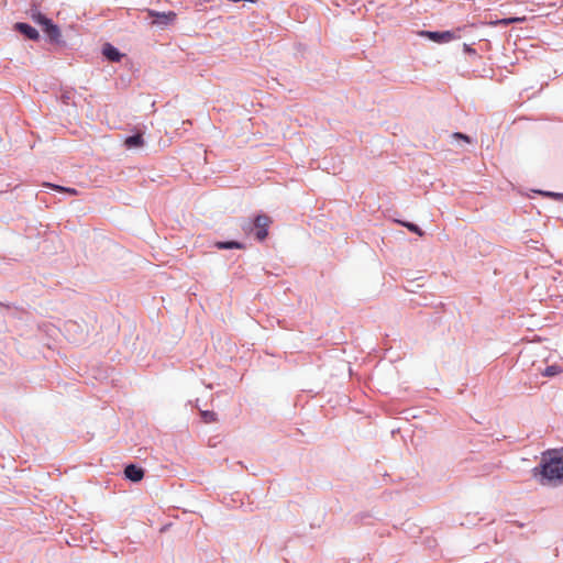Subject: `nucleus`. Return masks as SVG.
<instances>
[{
  "mask_svg": "<svg viewBox=\"0 0 563 563\" xmlns=\"http://www.w3.org/2000/svg\"><path fill=\"white\" fill-rule=\"evenodd\" d=\"M525 21H526V16H515V18L500 19L495 22H492V24L507 26L512 23H521Z\"/></svg>",
  "mask_w": 563,
  "mask_h": 563,
  "instance_id": "9d476101",
  "label": "nucleus"
},
{
  "mask_svg": "<svg viewBox=\"0 0 563 563\" xmlns=\"http://www.w3.org/2000/svg\"><path fill=\"white\" fill-rule=\"evenodd\" d=\"M124 144L129 148L140 147L144 144V140L142 134H135L126 137Z\"/></svg>",
  "mask_w": 563,
  "mask_h": 563,
  "instance_id": "1a4fd4ad",
  "label": "nucleus"
},
{
  "mask_svg": "<svg viewBox=\"0 0 563 563\" xmlns=\"http://www.w3.org/2000/svg\"><path fill=\"white\" fill-rule=\"evenodd\" d=\"M534 476H540V483L556 484L563 481V456L558 451L542 454L539 467L533 468Z\"/></svg>",
  "mask_w": 563,
  "mask_h": 563,
  "instance_id": "f257e3e1",
  "label": "nucleus"
},
{
  "mask_svg": "<svg viewBox=\"0 0 563 563\" xmlns=\"http://www.w3.org/2000/svg\"><path fill=\"white\" fill-rule=\"evenodd\" d=\"M561 372L560 367L556 366V365H551V366H548L543 373L544 376H549V377H552V376H555L556 374H559Z\"/></svg>",
  "mask_w": 563,
  "mask_h": 563,
  "instance_id": "2eb2a0df",
  "label": "nucleus"
},
{
  "mask_svg": "<svg viewBox=\"0 0 563 563\" xmlns=\"http://www.w3.org/2000/svg\"><path fill=\"white\" fill-rule=\"evenodd\" d=\"M453 137L464 140L467 143L471 142L470 137L467 135L463 134V133L456 132V133L453 134Z\"/></svg>",
  "mask_w": 563,
  "mask_h": 563,
  "instance_id": "dca6fc26",
  "label": "nucleus"
},
{
  "mask_svg": "<svg viewBox=\"0 0 563 563\" xmlns=\"http://www.w3.org/2000/svg\"><path fill=\"white\" fill-rule=\"evenodd\" d=\"M35 21L43 26V31L52 41H57L60 36V31L56 24L43 14H37Z\"/></svg>",
  "mask_w": 563,
  "mask_h": 563,
  "instance_id": "7ed1b4c3",
  "label": "nucleus"
},
{
  "mask_svg": "<svg viewBox=\"0 0 563 563\" xmlns=\"http://www.w3.org/2000/svg\"><path fill=\"white\" fill-rule=\"evenodd\" d=\"M124 475L132 482H140L144 477V470L134 464H130L125 467Z\"/></svg>",
  "mask_w": 563,
  "mask_h": 563,
  "instance_id": "423d86ee",
  "label": "nucleus"
},
{
  "mask_svg": "<svg viewBox=\"0 0 563 563\" xmlns=\"http://www.w3.org/2000/svg\"><path fill=\"white\" fill-rule=\"evenodd\" d=\"M201 418L203 422L211 423L217 421V415L213 411L205 410L201 411Z\"/></svg>",
  "mask_w": 563,
  "mask_h": 563,
  "instance_id": "ddd939ff",
  "label": "nucleus"
},
{
  "mask_svg": "<svg viewBox=\"0 0 563 563\" xmlns=\"http://www.w3.org/2000/svg\"><path fill=\"white\" fill-rule=\"evenodd\" d=\"M43 186L52 188L54 190H58L60 192H67V194L73 195V196H76L78 194V191L75 188L62 187V186L54 185V184H51V183H44Z\"/></svg>",
  "mask_w": 563,
  "mask_h": 563,
  "instance_id": "9b49d317",
  "label": "nucleus"
},
{
  "mask_svg": "<svg viewBox=\"0 0 563 563\" xmlns=\"http://www.w3.org/2000/svg\"><path fill=\"white\" fill-rule=\"evenodd\" d=\"M216 246L220 250H225V249H244V245L240 242H236V241H230V242H217L216 243Z\"/></svg>",
  "mask_w": 563,
  "mask_h": 563,
  "instance_id": "f8f14e48",
  "label": "nucleus"
},
{
  "mask_svg": "<svg viewBox=\"0 0 563 563\" xmlns=\"http://www.w3.org/2000/svg\"><path fill=\"white\" fill-rule=\"evenodd\" d=\"M16 29L30 40L38 38V32L26 23H18Z\"/></svg>",
  "mask_w": 563,
  "mask_h": 563,
  "instance_id": "6e6552de",
  "label": "nucleus"
},
{
  "mask_svg": "<svg viewBox=\"0 0 563 563\" xmlns=\"http://www.w3.org/2000/svg\"><path fill=\"white\" fill-rule=\"evenodd\" d=\"M102 53L111 62H119L122 57V54L111 44H106Z\"/></svg>",
  "mask_w": 563,
  "mask_h": 563,
  "instance_id": "0eeeda50",
  "label": "nucleus"
},
{
  "mask_svg": "<svg viewBox=\"0 0 563 563\" xmlns=\"http://www.w3.org/2000/svg\"><path fill=\"white\" fill-rule=\"evenodd\" d=\"M420 35L427 37L437 43H449L459 36L452 31L433 32V31H421Z\"/></svg>",
  "mask_w": 563,
  "mask_h": 563,
  "instance_id": "20e7f679",
  "label": "nucleus"
},
{
  "mask_svg": "<svg viewBox=\"0 0 563 563\" xmlns=\"http://www.w3.org/2000/svg\"><path fill=\"white\" fill-rule=\"evenodd\" d=\"M272 224V219L267 214H258L254 219L253 228L250 223L242 225L244 232L250 233L254 230L255 238L258 241H264L268 235V228Z\"/></svg>",
  "mask_w": 563,
  "mask_h": 563,
  "instance_id": "f03ea898",
  "label": "nucleus"
},
{
  "mask_svg": "<svg viewBox=\"0 0 563 563\" xmlns=\"http://www.w3.org/2000/svg\"><path fill=\"white\" fill-rule=\"evenodd\" d=\"M148 15L154 18L152 23L159 26H166L174 23L177 16L174 11L157 12L154 10H148Z\"/></svg>",
  "mask_w": 563,
  "mask_h": 563,
  "instance_id": "39448f33",
  "label": "nucleus"
},
{
  "mask_svg": "<svg viewBox=\"0 0 563 563\" xmlns=\"http://www.w3.org/2000/svg\"><path fill=\"white\" fill-rule=\"evenodd\" d=\"M401 224L405 225L409 231L418 234L419 236L423 235V232L421 231V229L418 225L410 223V222H402Z\"/></svg>",
  "mask_w": 563,
  "mask_h": 563,
  "instance_id": "4468645a",
  "label": "nucleus"
}]
</instances>
